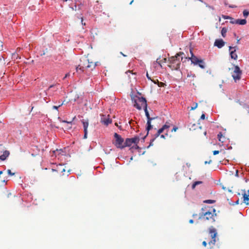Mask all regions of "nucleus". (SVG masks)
<instances>
[{
    "label": "nucleus",
    "instance_id": "58836bf2",
    "mask_svg": "<svg viewBox=\"0 0 249 249\" xmlns=\"http://www.w3.org/2000/svg\"><path fill=\"white\" fill-rule=\"evenodd\" d=\"M202 245L203 246H204V247H206L207 245V242L205 241H204L203 242H202Z\"/></svg>",
    "mask_w": 249,
    "mask_h": 249
},
{
    "label": "nucleus",
    "instance_id": "a19ab883",
    "mask_svg": "<svg viewBox=\"0 0 249 249\" xmlns=\"http://www.w3.org/2000/svg\"><path fill=\"white\" fill-rule=\"evenodd\" d=\"M81 23H82V24L83 25H85V23H83V18L82 17L81 18Z\"/></svg>",
    "mask_w": 249,
    "mask_h": 249
},
{
    "label": "nucleus",
    "instance_id": "7c9ffc66",
    "mask_svg": "<svg viewBox=\"0 0 249 249\" xmlns=\"http://www.w3.org/2000/svg\"><path fill=\"white\" fill-rule=\"evenodd\" d=\"M7 173L10 176H13L15 175V173H12L10 169L7 170Z\"/></svg>",
    "mask_w": 249,
    "mask_h": 249
},
{
    "label": "nucleus",
    "instance_id": "603ef678",
    "mask_svg": "<svg viewBox=\"0 0 249 249\" xmlns=\"http://www.w3.org/2000/svg\"><path fill=\"white\" fill-rule=\"evenodd\" d=\"M76 5H75V7H74V8H72V9H73V10H76Z\"/></svg>",
    "mask_w": 249,
    "mask_h": 249
},
{
    "label": "nucleus",
    "instance_id": "2eb2a0df",
    "mask_svg": "<svg viewBox=\"0 0 249 249\" xmlns=\"http://www.w3.org/2000/svg\"><path fill=\"white\" fill-rule=\"evenodd\" d=\"M242 191L244 192V193L243 194L244 202L246 203V205H248L249 204V203L248 202V201H249V190L248 191V194H246L245 190H242Z\"/></svg>",
    "mask_w": 249,
    "mask_h": 249
},
{
    "label": "nucleus",
    "instance_id": "f03ea898",
    "mask_svg": "<svg viewBox=\"0 0 249 249\" xmlns=\"http://www.w3.org/2000/svg\"><path fill=\"white\" fill-rule=\"evenodd\" d=\"M184 54L183 52H179L176 54L175 56L170 57L168 61L170 63V65L168 66L172 69L175 70H178L180 68V60L178 58L180 56Z\"/></svg>",
    "mask_w": 249,
    "mask_h": 249
},
{
    "label": "nucleus",
    "instance_id": "8fccbe9b",
    "mask_svg": "<svg viewBox=\"0 0 249 249\" xmlns=\"http://www.w3.org/2000/svg\"><path fill=\"white\" fill-rule=\"evenodd\" d=\"M239 200H237L236 201L235 203H236V204H239Z\"/></svg>",
    "mask_w": 249,
    "mask_h": 249
},
{
    "label": "nucleus",
    "instance_id": "4be33fe9",
    "mask_svg": "<svg viewBox=\"0 0 249 249\" xmlns=\"http://www.w3.org/2000/svg\"><path fill=\"white\" fill-rule=\"evenodd\" d=\"M227 30L226 28H223L221 30V35L223 37H225L226 35Z\"/></svg>",
    "mask_w": 249,
    "mask_h": 249
},
{
    "label": "nucleus",
    "instance_id": "f3484780",
    "mask_svg": "<svg viewBox=\"0 0 249 249\" xmlns=\"http://www.w3.org/2000/svg\"><path fill=\"white\" fill-rule=\"evenodd\" d=\"M96 66V62H93L89 59V64L87 66L89 68V70L92 71L94 69H95Z\"/></svg>",
    "mask_w": 249,
    "mask_h": 249
},
{
    "label": "nucleus",
    "instance_id": "423d86ee",
    "mask_svg": "<svg viewBox=\"0 0 249 249\" xmlns=\"http://www.w3.org/2000/svg\"><path fill=\"white\" fill-rule=\"evenodd\" d=\"M115 138L114 145L118 148L123 149L124 148V140L120 135L115 133L114 135Z\"/></svg>",
    "mask_w": 249,
    "mask_h": 249
},
{
    "label": "nucleus",
    "instance_id": "4468645a",
    "mask_svg": "<svg viewBox=\"0 0 249 249\" xmlns=\"http://www.w3.org/2000/svg\"><path fill=\"white\" fill-rule=\"evenodd\" d=\"M225 42L222 39H216L214 43V45L218 48H221L225 45Z\"/></svg>",
    "mask_w": 249,
    "mask_h": 249
},
{
    "label": "nucleus",
    "instance_id": "a878e982",
    "mask_svg": "<svg viewBox=\"0 0 249 249\" xmlns=\"http://www.w3.org/2000/svg\"><path fill=\"white\" fill-rule=\"evenodd\" d=\"M197 64H198L199 67L201 68V69L205 68L204 62L203 60L202 62H199Z\"/></svg>",
    "mask_w": 249,
    "mask_h": 249
},
{
    "label": "nucleus",
    "instance_id": "dca6fc26",
    "mask_svg": "<svg viewBox=\"0 0 249 249\" xmlns=\"http://www.w3.org/2000/svg\"><path fill=\"white\" fill-rule=\"evenodd\" d=\"M247 23V20L245 19H237L234 20L232 24H237L239 25H245Z\"/></svg>",
    "mask_w": 249,
    "mask_h": 249
},
{
    "label": "nucleus",
    "instance_id": "9d476101",
    "mask_svg": "<svg viewBox=\"0 0 249 249\" xmlns=\"http://www.w3.org/2000/svg\"><path fill=\"white\" fill-rule=\"evenodd\" d=\"M143 108H144V112H145V115H146V117L147 118V127H146V130L147 131V135H148L149 131L152 127V125L151 124V121L152 120L154 119L155 118L154 117L151 118L150 117V115H149V112H148V111L147 110V106L144 107Z\"/></svg>",
    "mask_w": 249,
    "mask_h": 249
},
{
    "label": "nucleus",
    "instance_id": "6e6552de",
    "mask_svg": "<svg viewBox=\"0 0 249 249\" xmlns=\"http://www.w3.org/2000/svg\"><path fill=\"white\" fill-rule=\"evenodd\" d=\"M140 139L139 137H135L132 138L126 139L124 142V147L130 146L132 144H137L139 142Z\"/></svg>",
    "mask_w": 249,
    "mask_h": 249
},
{
    "label": "nucleus",
    "instance_id": "cd10ccee",
    "mask_svg": "<svg viewBox=\"0 0 249 249\" xmlns=\"http://www.w3.org/2000/svg\"><path fill=\"white\" fill-rule=\"evenodd\" d=\"M204 202L209 204H212L215 202V200L208 199L204 201Z\"/></svg>",
    "mask_w": 249,
    "mask_h": 249
},
{
    "label": "nucleus",
    "instance_id": "5701e85b",
    "mask_svg": "<svg viewBox=\"0 0 249 249\" xmlns=\"http://www.w3.org/2000/svg\"><path fill=\"white\" fill-rule=\"evenodd\" d=\"M56 85H51V86L49 87V88H48V91H50L51 90V89H52V88H53V91H56V90H57L58 89H57V88H56V87H56Z\"/></svg>",
    "mask_w": 249,
    "mask_h": 249
},
{
    "label": "nucleus",
    "instance_id": "0eeeda50",
    "mask_svg": "<svg viewBox=\"0 0 249 249\" xmlns=\"http://www.w3.org/2000/svg\"><path fill=\"white\" fill-rule=\"evenodd\" d=\"M242 73V71L240 68L238 66H234V70L232 73V77L235 82L241 79Z\"/></svg>",
    "mask_w": 249,
    "mask_h": 249
},
{
    "label": "nucleus",
    "instance_id": "412c9836",
    "mask_svg": "<svg viewBox=\"0 0 249 249\" xmlns=\"http://www.w3.org/2000/svg\"><path fill=\"white\" fill-rule=\"evenodd\" d=\"M217 138L218 139L219 141L221 142H224V137H223L222 134L221 132H220L217 135Z\"/></svg>",
    "mask_w": 249,
    "mask_h": 249
},
{
    "label": "nucleus",
    "instance_id": "4c0bfd02",
    "mask_svg": "<svg viewBox=\"0 0 249 249\" xmlns=\"http://www.w3.org/2000/svg\"><path fill=\"white\" fill-rule=\"evenodd\" d=\"M223 18H225V19H230V18H231V17H229V16H223Z\"/></svg>",
    "mask_w": 249,
    "mask_h": 249
},
{
    "label": "nucleus",
    "instance_id": "e2e57ef3",
    "mask_svg": "<svg viewBox=\"0 0 249 249\" xmlns=\"http://www.w3.org/2000/svg\"><path fill=\"white\" fill-rule=\"evenodd\" d=\"M66 1H67L68 0H65Z\"/></svg>",
    "mask_w": 249,
    "mask_h": 249
},
{
    "label": "nucleus",
    "instance_id": "3c124183",
    "mask_svg": "<svg viewBox=\"0 0 249 249\" xmlns=\"http://www.w3.org/2000/svg\"><path fill=\"white\" fill-rule=\"evenodd\" d=\"M247 108L248 109V113H249V106H248V107H247Z\"/></svg>",
    "mask_w": 249,
    "mask_h": 249
},
{
    "label": "nucleus",
    "instance_id": "680f3d73",
    "mask_svg": "<svg viewBox=\"0 0 249 249\" xmlns=\"http://www.w3.org/2000/svg\"><path fill=\"white\" fill-rule=\"evenodd\" d=\"M182 59H183V57H181V61L182 60Z\"/></svg>",
    "mask_w": 249,
    "mask_h": 249
},
{
    "label": "nucleus",
    "instance_id": "a18cd8bd",
    "mask_svg": "<svg viewBox=\"0 0 249 249\" xmlns=\"http://www.w3.org/2000/svg\"><path fill=\"white\" fill-rule=\"evenodd\" d=\"M231 20L230 21V22H231V23H232V22H234V20L235 19H233V18H231Z\"/></svg>",
    "mask_w": 249,
    "mask_h": 249
},
{
    "label": "nucleus",
    "instance_id": "6e6d98bb",
    "mask_svg": "<svg viewBox=\"0 0 249 249\" xmlns=\"http://www.w3.org/2000/svg\"><path fill=\"white\" fill-rule=\"evenodd\" d=\"M68 127H68L69 128H70V129L71 128V126L68 125Z\"/></svg>",
    "mask_w": 249,
    "mask_h": 249
},
{
    "label": "nucleus",
    "instance_id": "473e14b6",
    "mask_svg": "<svg viewBox=\"0 0 249 249\" xmlns=\"http://www.w3.org/2000/svg\"><path fill=\"white\" fill-rule=\"evenodd\" d=\"M219 153V151H218V150H214L213 151V154L214 155H216Z\"/></svg>",
    "mask_w": 249,
    "mask_h": 249
},
{
    "label": "nucleus",
    "instance_id": "e433bc0d",
    "mask_svg": "<svg viewBox=\"0 0 249 249\" xmlns=\"http://www.w3.org/2000/svg\"><path fill=\"white\" fill-rule=\"evenodd\" d=\"M146 77H147V78L149 80H152V79H151V77H150V76H149V74H148V72H147V73H146Z\"/></svg>",
    "mask_w": 249,
    "mask_h": 249
},
{
    "label": "nucleus",
    "instance_id": "393cba45",
    "mask_svg": "<svg viewBox=\"0 0 249 249\" xmlns=\"http://www.w3.org/2000/svg\"><path fill=\"white\" fill-rule=\"evenodd\" d=\"M243 14L244 17L247 18L249 15V12L247 10H244Z\"/></svg>",
    "mask_w": 249,
    "mask_h": 249
},
{
    "label": "nucleus",
    "instance_id": "f704fd0d",
    "mask_svg": "<svg viewBox=\"0 0 249 249\" xmlns=\"http://www.w3.org/2000/svg\"><path fill=\"white\" fill-rule=\"evenodd\" d=\"M70 76V73H68L66 74L65 76H64V77L63 78V79L64 80L65 78H66L68 77H69Z\"/></svg>",
    "mask_w": 249,
    "mask_h": 249
},
{
    "label": "nucleus",
    "instance_id": "f8f14e48",
    "mask_svg": "<svg viewBox=\"0 0 249 249\" xmlns=\"http://www.w3.org/2000/svg\"><path fill=\"white\" fill-rule=\"evenodd\" d=\"M81 122L83 125L84 132L83 138L84 139H86L87 138V136H88V127L89 126V122H88V120L86 121L84 120H81Z\"/></svg>",
    "mask_w": 249,
    "mask_h": 249
},
{
    "label": "nucleus",
    "instance_id": "de8ad7c7",
    "mask_svg": "<svg viewBox=\"0 0 249 249\" xmlns=\"http://www.w3.org/2000/svg\"><path fill=\"white\" fill-rule=\"evenodd\" d=\"M234 48H235V47H231V46H230V47H229V50H231L232 49H234Z\"/></svg>",
    "mask_w": 249,
    "mask_h": 249
},
{
    "label": "nucleus",
    "instance_id": "c756f323",
    "mask_svg": "<svg viewBox=\"0 0 249 249\" xmlns=\"http://www.w3.org/2000/svg\"><path fill=\"white\" fill-rule=\"evenodd\" d=\"M63 104H64V102H63L61 104H60L58 106H53V108L55 109H57L59 107H60V106H61Z\"/></svg>",
    "mask_w": 249,
    "mask_h": 249
},
{
    "label": "nucleus",
    "instance_id": "4d7b16f0",
    "mask_svg": "<svg viewBox=\"0 0 249 249\" xmlns=\"http://www.w3.org/2000/svg\"><path fill=\"white\" fill-rule=\"evenodd\" d=\"M240 39H237V43H239V41Z\"/></svg>",
    "mask_w": 249,
    "mask_h": 249
},
{
    "label": "nucleus",
    "instance_id": "052dcab7",
    "mask_svg": "<svg viewBox=\"0 0 249 249\" xmlns=\"http://www.w3.org/2000/svg\"><path fill=\"white\" fill-rule=\"evenodd\" d=\"M166 58H164V61H166Z\"/></svg>",
    "mask_w": 249,
    "mask_h": 249
},
{
    "label": "nucleus",
    "instance_id": "ddd939ff",
    "mask_svg": "<svg viewBox=\"0 0 249 249\" xmlns=\"http://www.w3.org/2000/svg\"><path fill=\"white\" fill-rule=\"evenodd\" d=\"M190 53L191 54V57H189L188 59L191 60L192 63L194 65H197L198 63L202 62V59H199L196 56L194 55L191 49H190Z\"/></svg>",
    "mask_w": 249,
    "mask_h": 249
},
{
    "label": "nucleus",
    "instance_id": "a211bd4d",
    "mask_svg": "<svg viewBox=\"0 0 249 249\" xmlns=\"http://www.w3.org/2000/svg\"><path fill=\"white\" fill-rule=\"evenodd\" d=\"M101 122L106 125L112 123L111 120L109 118H104L102 117L101 118Z\"/></svg>",
    "mask_w": 249,
    "mask_h": 249
},
{
    "label": "nucleus",
    "instance_id": "9b49d317",
    "mask_svg": "<svg viewBox=\"0 0 249 249\" xmlns=\"http://www.w3.org/2000/svg\"><path fill=\"white\" fill-rule=\"evenodd\" d=\"M2 145L0 144V154L3 152L2 155H0V160H4L9 156L10 153L7 150H4Z\"/></svg>",
    "mask_w": 249,
    "mask_h": 249
},
{
    "label": "nucleus",
    "instance_id": "39448f33",
    "mask_svg": "<svg viewBox=\"0 0 249 249\" xmlns=\"http://www.w3.org/2000/svg\"><path fill=\"white\" fill-rule=\"evenodd\" d=\"M169 127V124L168 123H166V124L161 128L158 130L157 132L155 135V137H158L160 135L161 133H164V134L160 135V137L163 139H165L167 137H168L167 132Z\"/></svg>",
    "mask_w": 249,
    "mask_h": 249
},
{
    "label": "nucleus",
    "instance_id": "6ab92c4d",
    "mask_svg": "<svg viewBox=\"0 0 249 249\" xmlns=\"http://www.w3.org/2000/svg\"><path fill=\"white\" fill-rule=\"evenodd\" d=\"M236 50L234 49L233 51H231L230 53L231 57L234 60H236L237 59V55L235 53Z\"/></svg>",
    "mask_w": 249,
    "mask_h": 249
},
{
    "label": "nucleus",
    "instance_id": "72a5a7b5",
    "mask_svg": "<svg viewBox=\"0 0 249 249\" xmlns=\"http://www.w3.org/2000/svg\"><path fill=\"white\" fill-rule=\"evenodd\" d=\"M151 81H152L155 84H158V82H159L158 79H156V80L152 79Z\"/></svg>",
    "mask_w": 249,
    "mask_h": 249
},
{
    "label": "nucleus",
    "instance_id": "b1692460",
    "mask_svg": "<svg viewBox=\"0 0 249 249\" xmlns=\"http://www.w3.org/2000/svg\"><path fill=\"white\" fill-rule=\"evenodd\" d=\"M202 183V181H196V182H195L193 184V185H192V188H193V189H194L197 185H198V184H201Z\"/></svg>",
    "mask_w": 249,
    "mask_h": 249
},
{
    "label": "nucleus",
    "instance_id": "bf43d9fd",
    "mask_svg": "<svg viewBox=\"0 0 249 249\" xmlns=\"http://www.w3.org/2000/svg\"><path fill=\"white\" fill-rule=\"evenodd\" d=\"M158 63H159V64L160 66H161V64H160V62H158Z\"/></svg>",
    "mask_w": 249,
    "mask_h": 249
},
{
    "label": "nucleus",
    "instance_id": "7ed1b4c3",
    "mask_svg": "<svg viewBox=\"0 0 249 249\" xmlns=\"http://www.w3.org/2000/svg\"><path fill=\"white\" fill-rule=\"evenodd\" d=\"M133 106L139 110H141L142 107L147 106L146 100L145 98L137 95L131 97Z\"/></svg>",
    "mask_w": 249,
    "mask_h": 249
},
{
    "label": "nucleus",
    "instance_id": "79ce46f5",
    "mask_svg": "<svg viewBox=\"0 0 249 249\" xmlns=\"http://www.w3.org/2000/svg\"><path fill=\"white\" fill-rule=\"evenodd\" d=\"M229 7H230V8H235V7H236V6H235V5H229Z\"/></svg>",
    "mask_w": 249,
    "mask_h": 249
},
{
    "label": "nucleus",
    "instance_id": "13d9d810",
    "mask_svg": "<svg viewBox=\"0 0 249 249\" xmlns=\"http://www.w3.org/2000/svg\"><path fill=\"white\" fill-rule=\"evenodd\" d=\"M133 0H132V1L130 2V4H131L132 3V2H133Z\"/></svg>",
    "mask_w": 249,
    "mask_h": 249
},
{
    "label": "nucleus",
    "instance_id": "c03bdc74",
    "mask_svg": "<svg viewBox=\"0 0 249 249\" xmlns=\"http://www.w3.org/2000/svg\"><path fill=\"white\" fill-rule=\"evenodd\" d=\"M189 223H191V224L194 223V220L193 219H190L189 220Z\"/></svg>",
    "mask_w": 249,
    "mask_h": 249
},
{
    "label": "nucleus",
    "instance_id": "ea45409f",
    "mask_svg": "<svg viewBox=\"0 0 249 249\" xmlns=\"http://www.w3.org/2000/svg\"><path fill=\"white\" fill-rule=\"evenodd\" d=\"M178 127H174L173 129L172 130V131H176V130L178 129Z\"/></svg>",
    "mask_w": 249,
    "mask_h": 249
},
{
    "label": "nucleus",
    "instance_id": "864d4df0",
    "mask_svg": "<svg viewBox=\"0 0 249 249\" xmlns=\"http://www.w3.org/2000/svg\"><path fill=\"white\" fill-rule=\"evenodd\" d=\"M76 5H75V7H74V8H72V9H73V10H76Z\"/></svg>",
    "mask_w": 249,
    "mask_h": 249
},
{
    "label": "nucleus",
    "instance_id": "49530a36",
    "mask_svg": "<svg viewBox=\"0 0 249 249\" xmlns=\"http://www.w3.org/2000/svg\"><path fill=\"white\" fill-rule=\"evenodd\" d=\"M192 216H193V217H195L196 216H197V214H196H196H193Z\"/></svg>",
    "mask_w": 249,
    "mask_h": 249
},
{
    "label": "nucleus",
    "instance_id": "c85d7f7f",
    "mask_svg": "<svg viewBox=\"0 0 249 249\" xmlns=\"http://www.w3.org/2000/svg\"><path fill=\"white\" fill-rule=\"evenodd\" d=\"M158 85L159 87H164L165 86V84L161 82H159Z\"/></svg>",
    "mask_w": 249,
    "mask_h": 249
},
{
    "label": "nucleus",
    "instance_id": "aec40b11",
    "mask_svg": "<svg viewBox=\"0 0 249 249\" xmlns=\"http://www.w3.org/2000/svg\"><path fill=\"white\" fill-rule=\"evenodd\" d=\"M53 171H57V172H63L65 171V170L64 168H63V165H59L57 168V169H52Z\"/></svg>",
    "mask_w": 249,
    "mask_h": 249
},
{
    "label": "nucleus",
    "instance_id": "20e7f679",
    "mask_svg": "<svg viewBox=\"0 0 249 249\" xmlns=\"http://www.w3.org/2000/svg\"><path fill=\"white\" fill-rule=\"evenodd\" d=\"M89 64V58L88 57H83L80 59V64L76 66V71L77 72L82 73L85 70H89L87 67Z\"/></svg>",
    "mask_w": 249,
    "mask_h": 249
},
{
    "label": "nucleus",
    "instance_id": "09e8293b",
    "mask_svg": "<svg viewBox=\"0 0 249 249\" xmlns=\"http://www.w3.org/2000/svg\"><path fill=\"white\" fill-rule=\"evenodd\" d=\"M128 73H131V71H127L126 72V74H128Z\"/></svg>",
    "mask_w": 249,
    "mask_h": 249
},
{
    "label": "nucleus",
    "instance_id": "1a4fd4ad",
    "mask_svg": "<svg viewBox=\"0 0 249 249\" xmlns=\"http://www.w3.org/2000/svg\"><path fill=\"white\" fill-rule=\"evenodd\" d=\"M209 233L211 234L212 240L208 242L210 246L214 245L216 242V236L217 235V232L215 229L212 227L209 229Z\"/></svg>",
    "mask_w": 249,
    "mask_h": 249
},
{
    "label": "nucleus",
    "instance_id": "c9c22d12",
    "mask_svg": "<svg viewBox=\"0 0 249 249\" xmlns=\"http://www.w3.org/2000/svg\"><path fill=\"white\" fill-rule=\"evenodd\" d=\"M205 114H202L200 117V119H202V120H204L205 119Z\"/></svg>",
    "mask_w": 249,
    "mask_h": 249
},
{
    "label": "nucleus",
    "instance_id": "bb28decb",
    "mask_svg": "<svg viewBox=\"0 0 249 249\" xmlns=\"http://www.w3.org/2000/svg\"><path fill=\"white\" fill-rule=\"evenodd\" d=\"M75 118H76V117H75V116H74V117L73 118V119H72V121H67L63 120V121H62V122H63V123H67V124H72V121H73Z\"/></svg>",
    "mask_w": 249,
    "mask_h": 249
},
{
    "label": "nucleus",
    "instance_id": "2f4dec72",
    "mask_svg": "<svg viewBox=\"0 0 249 249\" xmlns=\"http://www.w3.org/2000/svg\"><path fill=\"white\" fill-rule=\"evenodd\" d=\"M197 107V104L195 103V106L191 107V110H193L195 109Z\"/></svg>",
    "mask_w": 249,
    "mask_h": 249
},
{
    "label": "nucleus",
    "instance_id": "f257e3e1",
    "mask_svg": "<svg viewBox=\"0 0 249 249\" xmlns=\"http://www.w3.org/2000/svg\"><path fill=\"white\" fill-rule=\"evenodd\" d=\"M216 217V213L215 209L211 208L207 211L203 212L199 214L197 223L201 222L206 224H211L215 221Z\"/></svg>",
    "mask_w": 249,
    "mask_h": 249
},
{
    "label": "nucleus",
    "instance_id": "5fc2aeb1",
    "mask_svg": "<svg viewBox=\"0 0 249 249\" xmlns=\"http://www.w3.org/2000/svg\"><path fill=\"white\" fill-rule=\"evenodd\" d=\"M121 53L124 56H126V55H125L124 54H123L122 52Z\"/></svg>",
    "mask_w": 249,
    "mask_h": 249
},
{
    "label": "nucleus",
    "instance_id": "37998d69",
    "mask_svg": "<svg viewBox=\"0 0 249 249\" xmlns=\"http://www.w3.org/2000/svg\"><path fill=\"white\" fill-rule=\"evenodd\" d=\"M211 162H212V160H210L209 161H205V164H208H208H209V163H210Z\"/></svg>",
    "mask_w": 249,
    "mask_h": 249
}]
</instances>
